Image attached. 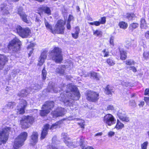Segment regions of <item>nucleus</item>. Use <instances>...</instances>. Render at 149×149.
Masks as SVG:
<instances>
[{
	"instance_id": "nucleus-1",
	"label": "nucleus",
	"mask_w": 149,
	"mask_h": 149,
	"mask_svg": "<svg viewBox=\"0 0 149 149\" xmlns=\"http://www.w3.org/2000/svg\"><path fill=\"white\" fill-rule=\"evenodd\" d=\"M48 90L49 92L57 93L59 91H63L60 94L59 98L60 101L63 102L66 106H70L73 101L72 100H78L80 96V95L76 86L72 84L64 85L63 84L61 87H57L54 85V83L49 82Z\"/></svg>"
},
{
	"instance_id": "nucleus-2",
	"label": "nucleus",
	"mask_w": 149,
	"mask_h": 149,
	"mask_svg": "<svg viewBox=\"0 0 149 149\" xmlns=\"http://www.w3.org/2000/svg\"><path fill=\"white\" fill-rule=\"evenodd\" d=\"M44 22L45 26L47 28L49 29L53 33L63 34L64 33L65 28L64 25V23L63 20H59L57 22L54 29H52L51 25L49 24L45 19Z\"/></svg>"
},
{
	"instance_id": "nucleus-3",
	"label": "nucleus",
	"mask_w": 149,
	"mask_h": 149,
	"mask_svg": "<svg viewBox=\"0 0 149 149\" xmlns=\"http://www.w3.org/2000/svg\"><path fill=\"white\" fill-rule=\"evenodd\" d=\"M28 135L25 132L21 133L15 139L13 147L14 149H18L22 146L26 140Z\"/></svg>"
},
{
	"instance_id": "nucleus-4",
	"label": "nucleus",
	"mask_w": 149,
	"mask_h": 149,
	"mask_svg": "<svg viewBox=\"0 0 149 149\" xmlns=\"http://www.w3.org/2000/svg\"><path fill=\"white\" fill-rule=\"evenodd\" d=\"M61 52V49H60L56 47L50 52V55L52 59L56 63H60L63 60Z\"/></svg>"
},
{
	"instance_id": "nucleus-5",
	"label": "nucleus",
	"mask_w": 149,
	"mask_h": 149,
	"mask_svg": "<svg viewBox=\"0 0 149 149\" xmlns=\"http://www.w3.org/2000/svg\"><path fill=\"white\" fill-rule=\"evenodd\" d=\"M34 119L32 116H24L20 120V124L23 128H29L34 122Z\"/></svg>"
},
{
	"instance_id": "nucleus-6",
	"label": "nucleus",
	"mask_w": 149,
	"mask_h": 149,
	"mask_svg": "<svg viewBox=\"0 0 149 149\" xmlns=\"http://www.w3.org/2000/svg\"><path fill=\"white\" fill-rule=\"evenodd\" d=\"M21 44L20 40L17 38H15L10 42L8 47L13 51L17 52L20 50Z\"/></svg>"
},
{
	"instance_id": "nucleus-7",
	"label": "nucleus",
	"mask_w": 149,
	"mask_h": 149,
	"mask_svg": "<svg viewBox=\"0 0 149 149\" xmlns=\"http://www.w3.org/2000/svg\"><path fill=\"white\" fill-rule=\"evenodd\" d=\"M17 33L23 38H27L31 34V30L28 28H23L21 26L18 25L16 28Z\"/></svg>"
},
{
	"instance_id": "nucleus-8",
	"label": "nucleus",
	"mask_w": 149,
	"mask_h": 149,
	"mask_svg": "<svg viewBox=\"0 0 149 149\" xmlns=\"http://www.w3.org/2000/svg\"><path fill=\"white\" fill-rule=\"evenodd\" d=\"M10 129V127H6L0 131V145L2 143H5L7 140Z\"/></svg>"
},
{
	"instance_id": "nucleus-9",
	"label": "nucleus",
	"mask_w": 149,
	"mask_h": 149,
	"mask_svg": "<svg viewBox=\"0 0 149 149\" xmlns=\"http://www.w3.org/2000/svg\"><path fill=\"white\" fill-rule=\"evenodd\" d=\"M86 99L89 101L95 102L99 99V94L93 91H88L86 93Z\"/></svg>"
},
{
	"instance_id": "nucleus-10",
	"label": "nucleus",
	"mask_w": 149,
	"mask_h": 149,
	"mask_svg": "<svg viewBox=\"0 0 149 149\" xmlns=\"http://www.w3.org/2000/svg\"><path fill=\"white\" fill-rule=\"evenodd\" d=\"M62 138L67 146L69 147H75L77 146V145H75V142H72L70 140L68 134L66 133H63L62 134Z\"/></svg>"
},
{
	"instance_id": "nucleus-11",
	"label": "nucleus",
	"mask_w": 149,
	"mask_h": 149,
	"mask_svg": "<svg viewBox=\"0 0 149 149\" xmlns=\"http://www.w3.org/2000/svg\"><path fill=\"white\" fill-rule=\"evenodd\" d=\"M116 119L111 114H107L104 117L103 121L107 125L111 126L115 123Z\"/></svg>"
},
{
	"instance_id": "nucleus-12",
	"label": "nucleus",
	"mask_w": 149,
	"mask_h": 149,
	"mask_svg": "<svg viewBox=\"0 0 149 149\" xmlns=\"http://www.w3.org/2000/svg\"><path fill=\"white\" fill-rule=\"evenodd\" d=\"M23 10V8L22 7H17L15 11L19 15L23 21L27 23H29L30 20L27 19V15Z\"/></svg>"
},
{
	"instance_id": "nucleus-13",
	"label": "nucleus",
	"mask_w": 149,
	"mask_h": 149,
	"mask_svg": "<svg viewBox=\"0 0 149 149\" xmlns=\"http://www.w3.org/2000/svg\"><path fill=\"white\" fill-rule=\"evenodd\" d=\"M26 102L24 100L20 101L17 107V112L18 114H22L24 113L25 109L27 106Z\"/></svg>"
},
{
	"instance_id": "nucleus-14",
	"label": "nucleus",
	"mask_w": 149,
	"mask_h": 149,
	"mask_svg": "<svg viewBox=\"0 0 149 149\" xmlns=\"http://www.w3.org/2000/svg\"><path fill=\"white\" fill-rule=\"evenodd\" d=\"M65 110L61 107L58 108L52 112V114L54 118L63 116L66 113Z\"/></svg>"
},
{
	"instance_id": "nucleus-15",
	"label": "nucleus",
	"mask_w": 149,
	"mask_h": 149,
	"mask_svg": "<svg viewBox=\"0 0 149 149\" xmlns=\"http://www.w3.org/2000/svg\"><path fill=\"white\" fill-rule=\"evenodd\" d=\"M54 106V102L52 101L46 102L42 106V109H45L47 111H49V112L52 110Z\"/></svg>"
},
{
	"instance_id": "nucleus-16",
	"label": "nucleus",
	"mask_w": 149,
	"mask_h": 149,
	"mask_svg": "<svg viewBox=\"0 0 149 149\" xmlns=\"http://www.w3.org/2000/svg\"><path fill=\"white\" fill-rule=\"evenodd\" d=\"M47 56V52L46 50L42 52L39 58V63L38 65L41 66L42 65L46 59Z\"/></svg>"
},
{
	"instance_id": "nucleus-17",
	"label": "nucleus",
	"mask_w": 149,
	"mask_h": 149,
	"mask_svg": "<svg viewBox=\"0 0 149 149\" xmlns=\"http://www.w3.org/2000/svg\"><path fill=\"white\" fill-rule=\"evenodd\" d=\"M10 7L5 4H2L1 5V12L4 15H8L9 14V10Z\"/></svg>"
},
{
	"instance_id": "nucleus-18",
	"label": "nucleus",
	"mask_w": 149,
	"mask_h": 149,
	"mask_svg": "<svg viewBox=\"0 0 149 149\" xmlns=\"http://www.w3.org/2000/svg\"><path fill=\"white\" fill-rule=\"evenodd\" d=\"M50 126L48 124H46L44 127L43 130L42 132L40 138L41 139H44L47 134Z\"/></svg>"
},
{
	"instance_id": "nucleus-19",
	"label": "nucleus",
	"mask_w": 149,
	"mask_h": 149,
	"mask_svg": "<svg viewBox=\"0 0 149 149\" xmlns=\"http://www.w3.org/2000/svg\"><path fill=\"white\" fill-rule=\"evenodd\" d=\"M38 141V134L36 132H33L31 136V143L33 145H35Z\"/></svg>"
},
{
	"instance_id": "nucleus-20",
	"label": "nucleus",
	"mask_w": 149,
	"mask_h": 149,
	"mask_svg": "<svg viewBox=\"0 0 149 149\" xmlns=\"http://www.w3.org/2000/svg\"><path fill=\"white\" fill-rule=\"evenodd\" d=\"M7 61L8 59L6 56L0 55V70L3 68L6 62Z\"/></svg>"
},
{
	"instance_id": "nucleus-21",
	"label": "nucleus",
	"mask_w": 149,
	"mask_h": 149,
	"mask_svg": "<svg viewBox=\"0 0 149 149\" xmlns=\"http://www.w3.org/2000/svg\"><path fill=\"white\" fill-rule=\"evenodd\" d=\"M117 114L119 119L122 121L128 122L129 121V118L125 113L118 112Z\"/></svg>"
},
{
	"instance_id": "nucleus-22",
	"label": "nucleus",
	"mask_w": 149,
	"mask_h": 149,
	"mask_svg": "<svg viewBox=\"0 0 149 149\" xmlns=\"http://www.w3.org/2000/svg\"><path fill=\"white\" fill-rule=\"evenodd\" d=\"M15 103L14 102H10L8 103L7 105L6 106L5 108L3 109V111L5 112V109H6V111H9L10 109L13 108L14 106H15Z\"/></svg>"
},
{
	"instance_id": "nucleus-23",
	"label": "nucleus",
	"mask_w": 149,
	"mask_h": 149,
	"mask_svg": "<svg viewBox=\"0 0 149 149\" xmlns=\"http://www.w3.org/2000/svg\"><path fill=\"white\" fill-rule=\"evenodd\" d=\"M140 27L142 31L148 28L145 19L144 18H141L140 21Z\"/></svg>"
},
{
	"instance_id": "nucleus-24",
	"label": "nucleus",
	"mask_w": 149,
	"mask_h": 149,
	"mask_svg": "<svg viewBox=\"0 0 149 149\" xmlns=\"http://www.w3.org/2000/svg\"><path fill=\"white\" fill-rule=\"evenodd\" d=\"M30 88L23 90L21 91L18 94V95L19 97H24L26 96L30 92Z\"/></svg>"
},
{
	"instance_id": "nucleus-25",
	"label": "nucleus",
	"mask_w": 149,
	"mask_h": 149,
	"mask_svg": "<svg viewBox=\"0 0 149 149\" xmlns=\"http://www.w3.org/2000/svg\"><path fill=\"white\" fill-rule=\"evenodd\" d=\"M91 76L93 79H95L96 80L99 79L100 78V75L99 73L95 72H90L88 76H86V77Z\"/></svg>"
},
{
	"instance_id": "nucleus-26",
	"label": "nucleus",
	"mask_w": 149,
	"mask_h": 149,
	"mask_svg": "<svg viewBox=\"0 0 149 149\" xmlns=\"http://www.w3.org/2000/svg\"><path fill=\"white\" fill-rule=\"evenodd\" d=\"M41 10L48 15L51 14V11L50 8L46 6H43L41 7Z\"/></svg>"
},
{
	"instance_id": "nucleus-27",
	"label": "nucleus",
	"mask_w": 149,
	"mask_h": 149,
	"mask_svg": "<svg viewBox=\"0 0 149 149\" xmlns=\"http://www.w3.org/2000/svg\"><path fill=\"white\" fill-rule=\"evenodd\" d=\"M105 91L107 94L109 95L114 92V90L112 87L108 85L106 88Z\"/></svg>"
},
{
	"instance_id": "nucleus-28",
	"label": "nucleus",
	"mask_w": 149,
	"mask_h": 149,
	"mask_svg": "<svg viewBox=\"0 0 149 149\" xmlns=\"http://www.w3.org/2000/svg\"><path fill=\"white\" fill-rule=\"evenodd\" d=\"M65 67V65H63L59 67L56 69V72L58 74H63L64 73Z\"/></svg>"
},
{
	"instance_id": "nucleus-29",
	"label": "nucleus",
	"mask_w": 149,
	"mask_h": 149,
	"mask_svg": "<svg viewBox=\"0 0 149 149\" xmlns=\"http://www.w3.org/2000/svg\"><path fill=\"white\" fill-rule=\"evenodd\" d=\"M124 127V125L121 123L118 120H117L116 125L114 128L117 130H121Z\"/></svg>"
},
{
	"instance_id": "nucleus-30",
	"label": "nucleus",
	"mask_w": 149,
	"mask_h": 149,
	"mask_svg": "<svg viewBox=\"0 0 149 149\" xmlns=\"http://www.w3.org/2000/svg\"><path fill=\"white\" fill-rule=\"evenodd\" d=\"M120 58L123 60H125L127 57V53L125 51L123 50L120 51Z\"/></svg>"
},
{
	"instance_id": "nucleus-31",
	"label": "nucleus",
	"mask_w": 149,
	"mask_h": 149,
	"mask_svg": "<svg viewBox=\"0 0 149 149\" xmlns=\"http://www.w3.org/2000/svg\"><path fill=\"white\" fill-rule=\"evenodd\" d=\"M75 32L74 33H72V37L75 38L77 39L78 36L79 29L78 27H77L75 28Z\"/></svg>"
},
{
	"instance_id": "nucleus-32",
	"label": "nucleus",
	"mask_w": 149,
	"mask_h": 149,
	"mask_svg": "<svg viewBox=\"0 0 149 149\" xmlns=\"http://www.w3.org/2000/svg\"><path fill=\"white\" fill-rule=\"evenodd\" d=\"M107 63L110 66H113L115 64V61L112 58H110L107 60Z\"/></svg>"
},
{
	"instance_id": "nucleus-33",
	"label": "nucleus",
	"mask_w": 149,
	"mask_h": 149,
	"mask_svg": "<svg viewBox=\"0 0 149 149\" xmlns=\"http://www.w3.org/2000/svg\"><path fill=\"white\" fill-rule=\"evenodd\" d=\"M139 26V24L137 23H133L130 24L129 29L130 30L133 31V30Z\"/></svg>"
},
{
	"instance_id": "nucleus-34",
	"label": "nucleus",
	"mask_w": 149,
	"mask_h": 149,
	"mask_svg": "<svg viewBox=\"0 0 149 149\" xmlns=\"http://www.w3.org/2000/svg\"><path fill=\"white\" fill-rule=\"evenodd\" d=\"M84 139L85 137H84L83 136L81 137L79 142V143L80 146L82 149H84L85 147V145L84 143Z\"/></svg>"
},
{
	"instance_id": "nucleus-35",
	"label": "nucleus",
	"mask_w": 149,
	"mask_h": 149,
	"mask_svg": "<svg viewBox=\"0 0 149 149\" xmlns=\"http://www.w3.org/2000/svg\"><path fill=\"white\" fill-rule=\"evenodd\" d=\"M119 25L120 28L123 29H126L127 26V23L124 22H120L119 23Z\"/></svg>"
},
{
	"instance_id": "nucleus-36",
	"label": "nucleus",
	"mask_w": 149,
	"mask_h": 149,
	"mask_svg": "<svg viewBox=\"0 0 149 149\" xmlns=\"http://www.w3.org/2000/svg\"><path fill=\"white\" fill-rule=\"evenodd\" d=\"M93 35L97 36L100 37L102 34V32L100 30H96L95 31L93 30Z\"/></svg>"
},
{
	"instance_id": "nucleus-37",
	"label": "nucleus",
	"mask_w": 149,
	"mask_h": 149,
	"mask_svg": "<svg viewBox=\"0 0 149 149\" xmlns=\"http://www.w3.org/2000/svg\"><path fill=\"white\" fill-rule=\"evenodd\" d=\"M62 121L61 120L56 122L51 127L50 129L52 130L53 129L56 128L59 125L62 123Z\"/></svg>"
},
{
	"instance_id": "nucleus-38",
	"label": "nucleus",
	"mask_w": 149,
	"mask_h": 149,
	"mask_svg": "<svg viewBox=\"0 0 149 149\" xmlns=\"http://www.w3.org/2000/svg\"><path fill=\"white\" fill-rule=\"evenodd\" d=\"M143 58L144 59L147 60L149 58V51L146 50L143 54Z\"/></svg>"
},
{
	"instance_id": "nucleus-39",
	"label": "nucleus",
	"mask_w": 149,
	"mask_h": 149,
	"mask_svg": "<svg viewBox=\"0 0 149 149\" xmlns=\"http://www.w3.org/2000/svg\"><path fill=\"white\" fill-rule=\"evenodd\" d=\"M49 113V111H47L45 109H42L40 111V115L41 116H46Z\"/></svg>"
},
{
	"instance_id": "nucleus-40",
	"label": "nucleus",
	"mask_w": 149,
	"mask_h": 149,
	"mask_svg": "<svg viewBox=\"0 0 149 149\" xmlns=\"http://www.w3.org/2000/svg\"><path fill=\"white\" fill-rule=\"evenodd\" d=\"M40 86L38 85L33 84L31 85V91H33V92H34V91H33V90H37L38 89H40Z\"/></svg>"
},
{
	"instance_id": "nucleus-41",
	"label": "nucleus",
	"mask_w": 149,
	"mask_h": 149,
	"mask_svg": "<svg viewBox=\"0 0 149 149\" xmlns=\"http://www.w3.org/2000/svg\"><path fill=\"white\" fill-rule=\"evenodd\" d=\"M127 18L129 20H131L134 19L135 18V15L133 13H127Z\"/></svg>"
},
{
	"instance_id": "nucleus-42",
	"label": "nucleus",
	"mask_w": 149,
	"mask_h": 149,
	"mask_svg": "<svg viewBox=\"0 0 149 149\" xmlns=\"http://www.w3.org/2000/svg\"><path fill=\"white\" fill-rule=\"evenodd\" d=\"M45 67H44L42 71V79L43 80L46 79L47 75V71L45 70Z\"/></svg>"
},
{
	"instance_id": "nucleus-43",
	"label": "nucleus",
	"mask_w": 149,
	"mask_h": 149,
	"mask_svg": "<svg viewBox=\"0 0 149 149\" xmlns=\"http://www.w3.org/2000/svg\"><path fill=\"white\" fill-rule=\"evenodd\" d=\"M56 137L55 136L52 139V145L51 146L52 149H58L55 146L54 144L56 143L55 140Z\"/></svg>"
},
{
	"instance_id": "nucleus-44",
	"label": "nucleus",
	"mask_w": 149,
	"mask_h": 149,
	"mask_svg": "<svg viewBox=\"0 0 149 149\" xmlns=\"http://www.w3.org/2000/svg\"><path fill=\"white\" fill-rule=\"evenodd\" d=\"M126 64L127 65H134V61L131 59H128L125 61Z\"/></svg>"
},
{
	"instance_id": "nucleus-45",
	"label": "nucleus",
	"mask_w": 149,
	"mask_h": 149,
	"mask_svg": "<svg viewBox=\"0 0 149 149\" xmlns=\"http://www.w3.org/2000/svg\"><path fill=\"white\" fill-rule=\"evenodd\" d=\"M148 144V142L147 141L144 142L141 145V149H147Z\"/></svg>"
},
{
	"instance_id": "nucleus-46",
	"label": "nucleus",
	"mask_w": 149,
	"mask_h": 149,
	"mask_svg": "<svg viewBox=\"0 0 149 149\" xmlns=\"http://www.w3.org/2000/svg\"><path fill=\"white\" fill-rule=\"evenodd\" d=\"M131 43L129 41H127L125 42V47L127 49H130L131 47Z\"/></svg>"
},
{
	"instance_id": "nucleus-47",
	"label": "nucleus",
	"mask_w": 149,
	"mask_h": 149,
	"mask_svg": "<svg viewBox=\"0 0 149 149\" xmlns=\"http://www.w3.org/2000/svg\"><path fill=\"white\" fill-rule=\"evenodd\" d=\"M127 68L129 70H132L133 72H135L136 71V68L133 66H131L130 67L128 66L127 67Z\"/></svg>"
},
{
	"instance_id": "nucleus-48",
	"label": "nucleus",
	"mask_w": 149,
	"mask_h": 149,
	"mask_svg": "<svg viewBox=\"0 0 149 149\" xmlns=\"http://www.w3.org/2000/svg\"><path fill=\"white\" fill-rule=\"evenodd\" d=\"M89 24L91 25H94L96 26H98L100 24V21H95L93 22H90Z\"/></svg>"
},
{
	"instance_id": "nucleus-49",
	"label": "nucleus",
	"mask_w": 149,
	"mask_h": 149,
	"mask_svg": "<svg viewBox=\"0 0 149 149\" xmlns=\"http://www.w3.org/2000/svg\"><path fill=\"white\" fill-rule=\"evenodd\" d=\"M114 37L113 36H112L110 38L109 41L110 44L112 46L114 45Z\"/></svg>"
},
{
	"instance_id": "nucleus-50",
	"label": "nucleus",
	"mask_w": 149,
	"mask_h": 149,
	"mask_svg": "<svg viewBox=\"0 0 149 149\" xmlns=\"http://www.w3.org/2000/svg\"><path fill=\"white\" fill-rule=\"evenodd\" d=\"M114 109V107L113 105H109L107 107V110H113Z\"/></svg>"
},
{
	"instance_id": "nucleus-51",
	"label": "nucleus",
	"mask_w": 149,
	"mask_h": 149,
	"mask_svg": "<svg viewBox=\"0 0 149 149\" xmlns=\"http://www.w3.org/2000/svg\"><path fill=\"white\" fill-rule=\"evenodd\" d=\"M106 18L105 17H103L101 18V19L100 22V24H104L106 21Z\"/></svg>"
},
{
	"instance_id": "nucleus-52",
	"label": "nucleus",
	"mask_w": 149,
	"mask_h": 149,
	"mask_svg": "<svg viewBox=\"0 0 149 149\" xmlns=\"http://www.w3.org/2000/svg\"><path fill=\"white\" fill-rule=\"evenodd\" d=\"M102 52L104 53V56L108 57L109 56V53L108 52H106L105 49Z\"/></svg>"
},
{
	"instance_id": "nucleus-53",
	"label": "nucleus",
	"mask_w": 149,
	"mask_h": 149,
	"mask_svg": "<svg viewBox=\"0 0 149 149\" xmlns=\"http://www.w3.org/2000/svg\"><path fill=\"white\" fill-rule=\"evenodd\" d=\"M84 121L83 120H81V122L80 123H78V124L80 125L81 127V128H84Z\"/></svg>"
},
{
	"instance_id": "nucleus-54",
	"label": "nucleus",
	"mask_w": 149,
	"mask_h": 149,
	"mask_svg": "<svg viewBox=\"0 0 149 149\" xmlns=\"http://www.w3.org/2000/svg\"><path fill=\"white\" fill-rule=\"evenodd\" d=\"M144 100L147 105H149V97H145Z\"/></svg>"
},
{
	"instance_id": "nucleus-55",
	"label": "nucleus",
	"mask_w": 149,
	"mask_h": 149,
	"mask_svg": "<svg viewBox=\"0 0 149 149\" xmlns=\"http://www.w3.org/2000/svg\"><path fill=\"white\" fill-rule=\"evenodd\" d=\"M35 46V44L34 43H30L29 45L27 47V49L28 50L29 49H30L33 48Z\"/></svg>"
},
{
	"instance_id": "nucleus-56",
	"label": "nucleus",
	"mask_w": 149,
	"mask_h": 149,
	"mask_svg": "<svg viewBox=\"0 0 149 149\" xmlns=\"http://www.w3.org/2000/svg\"><path fill=\"white\" fill-rule=\"evenodd\" d=\"M130 105L133 107H135L136 106V104L134 101H130Z\"/></svg>"
},
{
	"instance_id": "nucleus-57",
	"label": "nucleus",
	"mask_w": 149,
	"mask_h": 149,
	"mask_svg": "<svg viewBox=\"0 0 149 149\" xmlns=\"http://www.w3.org/2000/svg\"><path fill=\"white\" fill-rule=\"evenodd\" d=\"M115 132L112 131L109 132L108 134V135L109 137H111L114 136Z\"/></svg>"
},
{
	"instance_id": "nucleus-58",
	"label": "nucleus",
	"mask_w": 149,
	"mask_h": 149,
	"mask_svg": "<svg viewBox=\"0 0 149 149\" xmlns=\"http://www.w3.org/2000/svg\"><path fill=\"white\" fill-rule=\"evenodd\" d=\"M73 19V16L72 15H70L68 20V22L70 23L71 21Z\"/></svg>"
},
{
	"instance_id": "nucleus-59",
	"label": "nucleus",
	"mask_w": 149,
	"mask_h": 149,
	"mask_svg": "<svg viewBox=\"0 0 149 149\" xmlns=\"http://www.w3.org/2000/svg\"><path fill=\"white\" fill-rule=\"evenodd\" d=\"M144 95H146L149 96V89L146 88V89Z\"/></svg>"
},
{
	"instance_id": "nucleus-60",
	"label": "nucleus",
	"mask_w": 149,
	"mask_h": 149,
	"mask_svg": "<svg viewBox=\"0 0 149 149\" xmlns=\"http://www.w3.org/2000/svg\"><path fill=\"white\" fill-rule=\"evenodd\" d=\"M145 36L146 39H149V30L146 32Z\"/></svg>"
},
{
	"instance_id": "nucleus-61",
	"label": "nucleus",
	"mask_w": 149,
	"mask_h": 149,
	"mask_svg": "<svg viewBox=\"0 0 149 149\" xmlns=\"http://www.w3.org/2000/svg\"><path fill=\"white\" fill-rule=\"evenodd\" d=\"M30 50H29V56H30L33 52V48L30 49Z\"/></svg>"
},
{
	"instance_id": "nucleus-62",
	"label": "nucleus",
	"mask_w": 149,
	"mask_h": 149,
	"mask_svg": "<svg viewBox=\"0 0 149 149\" xmlns=\"http://www.w3.org/2000/svg\"><path fill=\"white\" fill-rule=\"evenodd\" d=\"M70 22H67V28L68 29H70Z\"/></svg>"
},
{
	"instance_id": "nucleus-63",
	"label": "nucleus",
	"mask_w": 149,
	"mask_h": 149,
	"mask_svg": "<svg viewBox=\"0 0 149 149\" xmlns=\"http://www.w3.org/2000/svg\"><path fill=\"white\" fill-rule=\"evenodd\" d=\"M0 21L1 22L3 23H5L6 22V20L3 18L1 19L0 20Z\"/></svg>"
},
{
	"instance_id": "nucleus-64",
	"label": "nucleus",
	"mask_w": 149,
	"mask_h": 149,
	"mask_svg": "<svg viewBox=\"0 0 149 149\" xmlns=\"http://www.w3.org/2000/svg\"><path fill=\"white\" fill-rule=\"evenodd\" d=\"M144 104V102L143 101H141L140 102V103L139 104V105L140 106H141L143 107Z\"/></svg>"
}]
</instances>
